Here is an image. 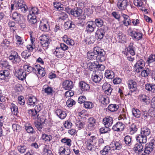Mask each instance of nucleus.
I'll list each match as a JSON object with an SVG mask.
<instances>
[{
    "label": "nucleus",
    "instance_id": "1",
    "mask_svg": "<svg viewBox=\"0 0 155 155\" xmlns=\"http://www.w3.org/2000/svg\"><path fill=\"white\" fill-rule=\"evenodd\" d=\"M105 52L103 49L96 47L93 49L92 52H87V58L91 60H96L97 61L102 62L105 60Z\"/></svg>",
    "mask_w": 155,
    "mask_h": 155
},
{
    "label": "nucleus",
    "instance_id": "2",
    "mask_svg": "<svg viewBox=\"0 0 155 155\" xmlns=\"http://www.w3.org/2000/svg\"><path fill=\"white\" fill-rule=\"evenodd\" d=\"M11 17L13 20L20 25L21 28H24L26 27V19L23 15L17 12H14L12 13Z\"/></svg>",
    "mask_w": 155,
    "mask_h": 155
},
{
    "label": "nucleus",
    "instance_id": "3",
    "mask_svg": "<svg viewBox=\"0 0 155 155\" xmlns=\"http://www.w3.org/2000/svg\"><path fill=\"white\" fill-rule=\"evenodd\" d=\"M15 7L16 10H20L23 13H25L28 11V6L24 0H15Z\"/></svg>",
    "mask_w": 155,
    "mask_h": 155
},
{
    "label": "nucleus",
    "instance_id": "4",
    "mask_svg": "<svg viewBox=\"0 0 155 155\" xmlns=\"http://www.w3.org/2000/svg\"><path fill=\"white\" fill-rule=\"evenodd\" d=\"M40 41V44H41L42 47L44 50L47 49L49 46V45L51 40L48 36L42 35L39 37Z\"/></svg>",
    "mask_w": 155,
    "mask_h": 155
},
{
    "label": "nucleus",
    "instance_id": "5",
    "mask_svg": "<svg viewBox=\"0 0 155 155\" xmlns=\"http://www.w3.org/2000/svg\"><path fill=\"white\" fill-rule=\"evenodd\" d=\"M9 60L13 64L19 63L21 61V58L18 53L15 51H12L8 57Z\"/></svg>",
    "mask_w": 155,
    "mask_h": 155
},
{
    "label": "nucleus",
    "instance_id": "6",
    "mask_svg": "<svg viewBox=\"0 0 155 155\" xmlns=\"http://www.w3.org/2000/svg\"><path fill=\"white\" fill-rule=\"evenodd\" d=\"M132 43H130L128 46L126 48V51H123L122 53L125 56H127L130 54L131 56H134L135 55V48L133 46Z\"/></svg>",
    "mask_w": 155,
    "mask_h": 155
},
{
    "label": "nucleus",
    "instance_id": "7",
    "mask_svg": "<svg viewBox=\"0 0 155 155\" xmlns=\"http://www.w3.org/2000/svg\"><path fill=\"white\" fill-rule=\"evenodd\" d=\"M153 150L155 151V141L154 140H152L146 145L144 153L147 154H149Z\"/></svg>",
    "mask_w": 155,
    "mask_h": 155
},
{
    "label": "nucleus",
    "instance_id": "8",
    "mask_svg": "<svg viewBox=\"0 0 155 155\" xmlns=\"http://www.w3.org/2000/svg\"><path fill=\"white\" fill-rule=\"evenodd\" d=\"M15 74L19 80H24L27 76L26 72L22 67L15 71Z\"/></svg>",
    "mask_w": 155,
    "mask_h": 155
},
{
    "label": "nucleus",
    "instance_id": "9",
    "mask_svg": "<svg viewBox=\"0 0 155 155\" xmlns=\"http://www.w3.org/2000/svg\"><path fill=\"white\" fill-rule=\"evenodd\" d=\"M127 84L130 90L129 93L128 95H130V92L132 93L133 92L136 91L137 90V83L132 80H129L127 82Z\"/></svg>",
    "mask_w": 155,
    "mask_h": 155
},
{
    "label": "nucleus",
    "instance_id": "10",
    "mask_svg": "<svg viewBox=\"0 0 155 155\" xmlns=\"http://www.w3.org/2000/svg\"><path fill=\"white\" fill-rule=\"evenodd\" d=\"M128 5L127 0H118L117 3V8L121 11L125 10Z\"/></svg>",
    "mask_w": 155,
    "mask_h": 155
},
{
    "label": "nucleus",
    "instance_id": "11",
    "mask_svg": "<svg viewBox=\"0 0 155 155\" xmlns=\"http://www.w3.org/2000/svg\"><path fill=\"white\" fill-rule=\"evenodd\" d=\"M96 124V120L93 117H90L88 119L87 130L89 131L94 130Z\"/></svg>",
    "mask_w": 155,
    "mask_h": 155
},
{
    "label": "nucleus",
    "instance_id": "12",
    "mask_svg": "<svg viewBox=\"0 0 155 155\" xmlns=\"http://www.w3.org/2000/svg\"><path fill=\"white\" fill-rule=\"evenodd\" d=\"M78 87L83 93L88 91L90 89L89 85L84 81H81L79 82Z\"/></svg>",
    "mask_w": 155,
    "mask_h": 155
},
{
    "label": "nucleus",
    "instance_id": "13",
    "mask_svg": "<svg viewBox=\"0 0 155 155\" xmlns=\"http://www.w3.org/2000/svg\"><path fill=\"white\" fill-rule=\"evenodd\" d=\"M39 28L43 31H48L50 30L48 21L46 20H42L41 21L40 24Z\"/></svg>",
    "mask_w": 155,
    "mask_h": 155
},
{
    "label": "nucleus",
    "instance_id": "14",
    "mask_svg": "<svg viewBox=\"0 0 155 155\" xmlns=\"http://www.w3.org/2000/svg\"><path fill=\"white\" fill-rule=\"evenodd\" d=\"M125 127V125L122 122L118 121L112 127V129L117 132L123 131Z\"/></svg>",
    "mask_w": 155,
    "mask_h": 155
},
{
    "label": "nucleus",
    "instance_id": "15",
    "mask_svg": "<svg viewBox=\"0 0 155 155\" xmlns=\"http://www.w3.org/2000/svg\"><path fill=\"white\" fill-rule=\"evenodd\" d=\"M62 88L65 90H71L74 86L73 82L70 80H66L62 82Z\"/></svg>",
    "mask_w": 155,
    "mask_h": 155
},
{
    "label": "nucleus",
    "instance_id": "16",
    "mask_svg": "<svg viewBox=\"0 0 155 155\" xmlns=\"http://www.w3.org/2000/svg\"><path fill=\"white\" fill-rule=\"evenodd\" d=\"M53 54L55 56L56 58H61L64 55V52L59 47H56L53 50Z\"/></svg>",
    "mask_w": 155,
    "mask_h": 155
},
{
    "label": "nucleus",
    "instance_id": "17",
    "mask_svg": "<svg viewBox=\"0 0 155 155\" xmlns=\"http://www.w3.org/2000/svg\"><path fill=\"white\" fill-rule=\"evenodd\" d=\"M71 153L70 148L65 146L60 147L58 150V153L60 155H70Z\"/></svg>",
    "mask_w": 155,
    "mask_h": 155
},
{
    "label": "nucleus",
    "instance_id": "18",
    "mask_svg": "<svg viewBox=\"0 0 155 155\" xmlns=\"http://www.w3.org/2000/svg\"><path fill=\"white\" fill-rule=\"evenodd\" d=\"M25 71L29 73L36 74V65L35 67L31 66L30 64L28 63H25L22 67Z\"/></svg>",
    "mask_w": 155,
    "mask_h": 155
},
{
    "label": "nucleus",
    "instance_id": "19",
    "mask_svg": "<svg viewBox=\"0 0 155 155\" xmlns=\"http://www.w3.org/2000/svg\"><path fill=\"white\" fill-rule=\"evenodd\" d=\"M141 0H134V5L137 7L140 10L145 12L147 11L146 9L145 4L143 3V2L141 1Z\"/></svg>",
    "mask_w": 155,
    "mask_h": 155
},
{
    "label": "nucleus",
    "instance_id": "20",
    "mask_svg": "<svg viewBox=\"0 0 155 155\" xmlns=\"http://www.w3.org/2000/svg\"><path fill=\"white\" fill-rule=\"evenodd\" d=\"M87 26L86 28V31L89 33L93 32L96 28V25L93 21H87L86 23Z\"/></svg>",
    "mask_w": 155,
    "mask_h": 155
},
{
    "label": "nucleus",
    "instance_id": "21",
    "mask_svg": "<svg viewBox=\"0 0 155 155\" xmlns=\"http://www.w3.org/2000/svg\"><path fill=\"white\" fill-rule=\"evenodd\" d=\"M110 146L111 149L113 150H120L122 147L121 143L116 141H113L111 142Z\"/></svg>",
    "mask_w": 155,
    "mask_h": 155
},
{
    "label": "nucleus",
    "instance_id": "22",
    "mask_svg": "<svg viewBox=\"0 0 155 155\" xmlns=\"http://www.w3.org/2000/svg\"><path fill=\"white\" fill-rule=\"evenodd\" d=\"M111 86L107 82L104 83L102 85V88L104 93L108 95H110L113 90Z\"/></svg>",
    "mask_w": 155,
    "mask_h": 155
},
{
    "label": "nucleus",
    "instance_id": "23",
    "mask_svg": "<svg viewBox=\"0 0 155 155\" xmlns=\"http://www.w3.org/2000/svg\"><path fill=\"white\" fill-rule=\"evenodd\" d=\"M143 34L140 32L135 31H132L131 32L130 36L133 39L137 40H141L142 38Z\"/></svg>",
    "mask_w": 155,
    "mask_h": 155
},
{
    "label": "nucleus",
    "instance_id": "24",
    "mask_svg": "<svg viewBox=\"0 0 155 155\" xmlns=\"http://www.w3.org/2000/svg\"><path fill=\"white\" fill-rule=\"evenodd\" d=\"M103 123L105 127H111L113 123V119L110 116L104 117L103 120Z\"/></svg>",
    "mask_w": 155,
    "mask_h": 155
},
{
    "label": "nucleus",
    "instance_id": "25",
    "mask_svg": "<svg viewBox=\"0 0 155 155\" xmlns=\"http://www.w3.org/2000/svg\"><path fill=\"white\" fill-rule=\"evenodd\" d=\"M121 15L124 18V20L122 21L123 25L127 27L131 24V20L130 19L129 16L127 15L122 13Z\"/></svg>",
    "mask_w": 155,
    "mask_h": 155
},
{
    "label": "nucleus",
    "instance_id": "26",
    "mask_svg": "<svg viewBox=\"0 0 155 155\" xmlns=\"http://www.w3.org/2000/svg\"><path fill=\"white\" fill-rule=\"evenodd\" d=\"M42 91L44 92L47 95H51L54 92L53 88L47 84L44 85Z\"/></svg>",
    "mask_w": 155,
    "mask_h": 155
},
{
    "label": "nucleus",
    "instance_id": "27",
    "mask_svg": "<svg viewBox=\"0 0 155 155\" xmlns=\"http://www.w3.org/2000/svg\"><path fill=\"white\" fill-rule=\"evenodd\" d=\"M10 74L8 70L0 71V79L1 80H5L6 81H8V76Z\"/></svg>",
    "mask_w": 155,
    "mask_h": 155
},
{
    "label": "nucleus",
    "instance_id": "28",
    "mask_svg": "<svg viewBox=\"0 0 155 155\" xmlns=\"http://www.w3.org/2000/svg\"><path fill=\"white\" fill-rule=\"evenodd\" d=\"M138 98L141 102L144 103L146 104H149L150 103L149 97L145 94H140Z\"/></svg>",
    "mask_w": 155,
    "mask_h": 155
},
{
    "label": "nucleus",
    "instance_id": "29",
    "mask_svg": "<svg viewBox=\"0 0 155 155\" xmlns=\"http://www.w3.org/2000/svg\"><path fill=\"white\" fill-rule=\"evenodd\" d=\"M55 113L61 119H64L67 115L65 111L61 109H58L56 110Z\"/></svg>",
    "mask_w": 155,
    "mask_h": 155
},
{
    "label": "nucleus",
    "instance_id": "30",
    "mask_svg": "<svg viewBox=\"0 0 155 155\" xmlns=\"http://www.w3.org/2000/svg\"><path fill=\"white\" fill-rule=\"evenodd\" d=\"M105 34V30L102 28L97 30L96 32V36L97 37L98 40H101L103 39Z\"/></svg>",
    "mask_w": 155,
    "mask_h": 155
},
{
    "label": "nucleus",
    "instance_id": "31",
    "mask_svg": "<svg viewBox=\"0 0 155 155\" xmlns=\"http://www.w3.org/2000/svg\"><path fill=\"white\" fill-rule=\"evenodd\" d=\"M15 39L16 44L17 46H21L24 44V41L23 37L16 34L15 35Z\"/></svg>",
    "mask_w": 155,
    "mask_h": 155
},
{
    "label": "nucleus",
    "instance_id": "32",
    "mask_svg": "<svg viewBox=\"0 0 155 155\" xmlns=\"http://www.w3.org/2000/svg\"><path fill=\"white\" fill-rule=\"evenodd\" d=\"M102 76L98 75L95 74H93L91 77L92 81L95 83H99L102 78Z\"/></svg>",
    "mask_w": 155,
    "mask_h": 155
},
{
    "label": "nucleus",
    "instance_id": "33",
    "mask_svg": "<svg viewBox=\"0 0 155 155\" xmlns=\"http://www.w3.org/2000/svg\"><path fill=\"white\" fill-rule=\"evenodd\" d=\"M63 41L68 45L73 46L74 44V41L73 39L68 37L66 35H64L62 38Z\"/></svg>",
    "mask_w": 155,
    "mask_h": 155
},
{
    "label": "nucleus",
    "instance_id": "34",
    "mask_svg": "<svg viewBox=\"0 0 155 155\" xmlns=\"http://www.w3.org/2000/svg\"><path fill=\"white\" fill-rule=\"evenodd\" d=\"M104 76L108 79H112L115 76V74L111 70H107L105 71Z\"/></svg>",
    "mask_w": 155,
    "mask_h": 155
},
{
    "label": "nucleus",
    "instance_id": "35",
    "mask_svg": "<svg viewBox=\"0 0 155 155\" xmlns=\"http://www.w3.org/2000/svg\"><path fill=\"white\" fill-rule=\"evenodd\" d=\"M136 140L140 144L141 143H145L147 141V138L140 133V134H139L136 137Z\"/></svg>",
    "mask_w": 155,
    "mask_h": 155
},
{
    "label": "nucleus",
    "instance_id": "36",
    "mask_svg": "<svg viewBox=\"0 0 155 155\" xmlns=\"http://www.w3.org/2000/svg\"><path fill=\"white\" fill-rule=\"evenodd\" d=\"M145 89L148 91L155 92V84H153L147 83L145 85Z\"/></svg>",
    "mask_w": 155,
    "mask_h": 155
},
{
    "label": "nucleus",
    "instance_id": "37",
    "mask_svg": "<svg viewBox=\"0 0 155 155\" xmlns=\"http://www.w3.org/2000/svg\"><path fill=\"white\" fill-rule=\"evenodd\" d=\"M99 100L103 104H107L109 103V99L106 96L100 95L99 97Z\"/></svg>",
    "mask_w": 155,
    "mask_h": 155
},
{
    "label": "nucleus",
    "instance_id": "38",
    "mask_svg": "<svg viewBox=\"0 0 155 155\" xmlns=\"http://www.w3.org/2000/svg\"><path fill=\"white\" fill-rule=\"evenodd\" d=\"M61 142L62 143L67 145L69 147H70L72 145L71 140L68 137H65L62 138L61 140Z\"/></svg>",
    "mask_w": 155,
    "mask_h": 155
},
{
    "label": "nucleus",
    "instance_id": "39",
    "mask_svg": "<svg viewBox=\"0 0 155 155\" xmlns=\"http://www.w3.org/2000/svg\"><path fill=\"white\" fill-rule=\"evenodd\" d=\"M28 20L29 22L31 25L35 24L37 21L36 16L31 14H29L28 15Z\"/></svg>",
    "mask_w": 155,
    "mask_h": 155
},
{
    "label": "nucleus",
    "instance_id": "40",
    "mask_svg": "<svg viewBox=\"0 0 155 155\" xmlns=\"http://www.w3.org/2000/svg\"><path fill=\"white\" fill-rule=\"evenodd\" d=\"M39 68H38V65H36V72L35 74H38L41 76L42 77L44 76L45 74V69L41 67L39 65H38Z\"/></svg>",
    "mask_w": 155,
    "mask_h": 155
},
{
    "label": "nucleus",
    "instance_id": "41",
    "mask_svg": "<svg viewBox=\"0 0 155 155\" xmlns=\"http://www.w3.org/2000/svg\"><path fill=\"white\" fill-rule=\"evenodd\" d=\"M143 146L141 144L136 143L135 144L134 148V151L136 153H140L142 152L143 150Z\"/></svg>",
    "mask_w": 155,
    "mask_h": 155
},
{
    "label": "nucleus",
    "instance_id": "42",
    "mask_svg": "<svg viewBox=\"0 0 155 155\" xmlns=\"http://www.w3.org/2000/svg\"><path fill=\"white\" fill-rule=\"evenodd\" d=\"M145 62L143 60L140 59L138 61L134 64V67H138L140 68L143 70L144 68V67L145 66Z\"/></svg>",
    "mask_w": 155,
    "mask_h": 155
},
{
    "label": "nucleus",
    "instance_id": "43",
    "mask_svg": "<svg viewBox=\"0 0 155 155\" xmlns=\"http://www.w3.org/2000/svg\"><path fill=\"white\" fill-rule=\"evenodd\" d=\"M37 102L36 98L34 96L30 97H29L27 101V104L31 106H35Z\"/></svg>",
    "mask_w": 155,
    "mask_h": 155
},
{
    "label": "nucleus",
    "instance_id": "44",
    "mask_svg": "<svg viewBox=\"0 0 155 155\" xmlns=\"http://www.w3.org/2000/svg\"><path fill=\"white\" fill-rule=\"evenodd\" d=\"M151 71L150 69L145 68L144 69L141 71V75L142 77L147 78L150 75Z\"/></svg>",
    "mask_w": 155,
    "mask_h": 155
},
{
    "label": "nucleus",
    "instance_id": "45",
    "mask_svg": "<svg viewBox=\"0 0 155 155\" xmlns=\"http://www.w3.org/2000/svg\"><path fill=\"white\" fill-rule=\"evenodd\" d=\"M41 138L43 140L46 142H50L53 138L52 136L51 135H48L44 133L42 134Z\"/></svg>",
    "mask_w": 155,
    "mask_h": 155
},
{
    "label": "nucleus",
    "instance_id": "46",
    "mask_svg": "<svg viewBox=\"0 0 155 155\" xmlns=\"http://www.w3.org/2000/svg\"><path fill=\"white\" fill-rule=\"evenodd\" d=\"M155 61V54H151L148 57L146 61V63L149 65L150 64Z\"/></svg>",
    "mask_w": 155,
    "mask_h": 155
},
{
    "label": "nucleus",
    "instance_id": "47",
    "mask_svg": "<svg viewBox=\"0 0 155 155\" xmlns=\"http://www.w3.org/2000/svg\"><path fill=\"white\" fill-rule=\"evenodd\" d=\"M128 130L129 134H130L133 135L137 131V128L135 125L132 124L129 126Z\"/></svg>",
    "mask_w": 155,
    "mask_h": 155
},
{
    "label": "nucleus",
    "instance_id": "48",
    "mask_svg": "<svg viewBox=\"0 0 155 155\" xmlns=\"http://www.w3.org/2000/svg\"><path fill=\"white\" fill-rule=\"evenodd\" d=\"M28 112L34 119H36L38 117V113L36 110H35L34 109L29 110Z\"/></svg>",
    "mask_w": 155,
    "mask_h": 155
},
{
    "label": "nucleus",
    "instance_id": "49",
    "mask_svg": "<svg viewBox=\"0 0 155 155\" xmlns=\"http://www.w3.org/2000/svg\"><path fill=\"white\" fill-rule=\"evenodd\" d=\"M25 127V129L28 133L33 134L35 133L34 129L30 124H26Z\"/></svg>",
    "mask_w": 155,
    "mask_h": 155
},
{
    "label": "nucleus",
    "instance_id": "50",
    "mask_svg": "<svg viewBox=\"0 0 155 155\" xmlns=\"http://www.w3.org/2000/svg\"><path fill=\"white\" fill-rule=\"evenodd\" d=\"M119 106L116 104H110L108 106L107 108L111 112H113L116 111L119 108Z\"/></svg>",
    "mask_w": 155,
    "mask_h": 155
},
{
    "label": "nucleus",
    "instance_id": "51",
    "mask_svg": "<svg viewBox=\"0 0 155 155\" xmlns=\"http://www.w3.org/2000/svg\"><path fill=\"white\" fill-rule=\"evenodd\" d=\"M141 134L144 136L147 137V136L149 135L150 134V130L146 127H144L142 129Z\"/></svg>",
    "mask_w": 155,
    "mask_h": 155
},
{
    "label": "nucleus",
    "instance_id": "52",
    "mask_svg": "<svg viewBox=\"0 0 155 155\" xmlns=\"http://www.w3.org/2000/svg\"><path fill=\"white\" fill-rule=\"evenodd\" d=\"M10 108L12 114L15 115H17L18 113L17 106L12 103L11 104Z\"/></svg>",
    "mask_w": 155,
    "mask_h": 155
},
{
    "label": "nucleus",
    "instance_id": "53",
    "mask_svg": "<svg viewBox=\"0 0 155 155\" xmlns=\"http://www.w3.org/2000/svg\"><path fill=\"white\" fill-rule=\"evenodd\" d=\"M110 146L107 145L103 149L100 151V153L102 155H106L109 153L111 149Z\"/></svg>",
    "mask_w": 155,
    "mask_h": 155
},
{
    "label": "nucleus",
    "instance_id": "54",
    "mask_svg": "<svg viewBox=\"0 0 155 155\" xmlns=\"http://www.w3.org/2000/svg\"><path fill=\"white\" fill-rule=\"evenodd\" d=\"M133 115L137 118H139L140 116L141 113L139 110L135 108H133L132 110Z\"/></svg>",
    "mask_w": 155,
    "mask_h": 155
},
{
    "label": "nucleus",
    "instance_id": "55",
    "mask_svg": "<svg viewBox=\"0 0 155 155\" xmlns=\"http://www.w3.org/2000/svg\"><path fill=\"white\" fill-rule=\"evenodd\" d=\"M85 144L86 145L87 148L88 150L91 151H95L96 149L95 144L86 142H85Z\"/></svg>",
    "mask_w": 155,
    "mask_h": 155
},
{
    "label": "nucleus",
    "instance_id": "56",
    "mask_svg": "<svg viewBox=\"0 0 155 155\" xmlns=\"http://www.w3.org/2000/svg\"><path fill=\"white\" fill-rule=\"evenodd\" d=\"M54 6L55 8L60 11L64 10V9L63 5L59 2H54Z\"/></svg>",
    "mask_w": 155,
    "mask_h": 155
},
{
    "label": "nucleus",
    "instance_id": "57",
    "mask_svg": "<svg viewBox=\"0 0 155 155\" xmlns=\"http://www.w3.org/2000/svg\"><path fill=\"white\" fill-rule=\"evenodd\" d=\"M64 26L65 29H68L72 28H74V25L72 24V22L71 21H66L64 24Z\"/></svg>",
    "mask_w": 155,
    "mask_h": 155
},
{
    "label": "nucleus",
    "instance_id": "58",
    "mask_svg": "<svg viewBox=\"0 0 155 155\" xmlns=\"http://www.w3.org/2000/svg\"><path fill=\"white\" fill-rule=\"evenodd\" d=\"M72 125V123L69 119L65 121L63 123V126L66 129H69L71 128Z\"/></svg>",
    "mask_w": 155,
    "mask_h": 155
},
{
    "label": "nucleus",
    "instance_id": "59",
    "mask_svg": "<svg viewBox=\"0 0 155 155\" xmlns=\"http://www.w3.org/2000/svg\"><path fill=\"white\" fill-rule=\"evenodd\" d=\"M94 22L95 25L98 27H101L104 24L103 21L100 18H96Z\"/></svg>",
    "mask_w": 155,
    "mask_h": 155
},
{
    "label": "nucleus",
    "instance_id": "60",
    "mask_svg": "<svg viewBox=\"0 0 155 155\" xmlns=\"http://www.w3.org/2000/svg\"><path fill=\"white\" fill-rule=\"evenodd\" d=\"M18 151L21 153H25L27 150V148L26 146L24 145H21L17 147Z\"/></svg>",
    "mask_w": 155,
    "mask_h": 155
},
{
    "label": "nucleus",
    "instance_id": "61",
    "mask_svg": "<svg viewBox=\"0 0 155 155\" xmlns=\"http://www.w3.org/2000/svg\"><path fill=\"white\" fill-rule=\"evenodd\" d=\"M15 24V22L12 21H10L8 23V26L10 29L12 30L13 31H15L17 29Z\"/></svg>",
    "mask_w": 155,
    "mask_h": 155
},
{
    "label": "nucleus",
    "instance_id": "62",
    "mask_svg": "<svg viewBox=\"0 0 155 155\" xmlns=\"http://www.w3.org/2000/svg\"><path fill=\"white\" fill-rule=\"evenodd\" d=\"M84 107L86 109H91L94 107L93 103L91 102L86 101L84 104Z\"/></svg>",
    "mask_w": 155,
    "mask_h": 155
},
{
    "label": "nucleus",
    "instance_id": "63",
    "mask_svg": "<svg viewBox=\"0 0 155 155\" xmlns=\"http://www.w3.org/2000/svg\"><path fill=\"white\" fill-rule=\"evenodd\" d=\"M81 9L80 8H74L73 12H72V15L75 17H78L80 14V12Z\"/></svg>",
    "mask_w": 155,
    "mask_h": 155
},
{
    "label": "nucleus",
    "instance_id": "64",
    "mask_svg": "<svg viewBox=\"0 0 155 155\" xmlns=\"http://www.w3.org/2000/svg\"><path fill=\"white\" fill-rule=\"evenodd\" d=\"M76 124L77 127L80 130L84 127L85 123L84 121L79 120L76 122Z\"/></svg>",
    "mask_w": 155,
    "mask_h": 155
}]
</instances>
